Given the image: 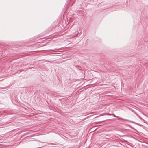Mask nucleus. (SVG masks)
I'll list each match as a JSON object with an SVG mask.
<instances>
[{
    "label": "nucleus",
    "instance_id": "f257e3e1",
    "mask_svg": "<svg viewBox=\"0 0 148 148\" xmlns=\"http://www.w3.org/2000/svg\"><path fill=\"white\" fill-rule=\"evenodd\" d=\"M131 114V115L130 116L131 117V119L132 120H135L137 118V115L136 114H135L133 112H132V113H130Z\"/></svg>",
    "mask_w": 148,
    "mask_h": 148
},
{
    "label": "nucleus",
    "instance_id": "f03ea898",
    "mask_svg": "<svg viewBox=\"0 0 148 148\" xmlns=\"http://www.w3.org/2000/svg\"><path fill=\"white\" fill-rule=\"evenodd\" d=\"M130 122H132V123H136L135 122H134V121H132V120H131V121H130Z\"/></svg>",
    "mask_w": 148,
    "mask_h": 148
},
{
    "label": "nucleus",
    "instance_id": "7ed1b4c3",
    "mask_svg": "<svg viewBox=\"0 0 148 148\" xmlns=\"http://www.w3.org/2000/svg\"><path fill=\"white\" fill-rule=\"evenodd\" d=\"M77 35H78V34H76L75 35V36H74L73 37H76L77 36Z\"/></svg>",
    "mask_w": 148,
    "mask_h": 148
},
{
    "label": "nucleus",
    "instance_id": "20e7f679",
    "mask_svg": "<svg viewBox=\"0 0 148 148\" xmlns=\"http://www.w3.org/2000/svg\"><path fill=\"white\" fill-rule=\"evenodd\" d=\"M106 121V120H104V121H100L99 122H104V121Z\"/></svg>",
    "mask_w": 148,
    "mask_h": 148
},
{
    "label": "nucleus",
    "instance_id": "39448f33",
    "mask_svg": "<svg viewBox=\"0 0 148 148\" xmlns=\"http://www.w3.org/2000/svg\"><path fill=\"white\" fill-rule=\"evenodd\" d=\"M33 65V64H31L30 65V66H31V67H32V66Z\"/></svg>",
    "mask_w": 148,
    "mask_h": 148
},
{
    "label": "nucleus",
    "instance_id": "423d86ee",
    "mask_svg": "<svg viewBox=\"0 0 148 148\" xmlns=\"http://www.w3.org/2000/svg\"><path fill=\"white\" fill-rule=\"evenodd\" d=\"M5 89V88H1V87H0V89Z\"/></svg>",
    "mask_w": 148,
    "mask_h": 148
},
{
    "label": "nucleus",
    "instance_id": "0eeeda50",
    "mask_svg": "<svg viewBox=\"0 0 148 148\" xmlns=\"http://www.w3.org/2000/svg\"><path fill=\"white\" fill-rule=\"evenodd\" d=\"M130 127L133 128L131 125L130 126Z\"/></svg>",
    "mask_w": 148,
    "mask_h": 148
},
{
    "label": "nucleus",
    "instance_id": "6e6552de",
    "mask_svg": "<svg viewBox=\"0 0 148 148\" xmlns=\"http://www.w3.org/2000/svg\"><path fill=\"white\" fill-rule=\"evenodd\" d=\"M114 115V117H117L116 116H115V115H114V114H113Z\"/></svg>",
    "mask_w": 148,
    "mask_h": 148
}]
</instances>
